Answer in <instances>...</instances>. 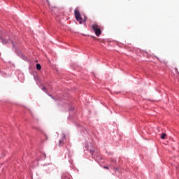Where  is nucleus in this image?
<instances>
[{"instance_id": "nucleus-1", "label": "nucleus", "mask_w": 179, "mask_h": 179, "mask_svg": "<svg viewBox=\"0 0 179 179\" xmlns=\"http://www.w3.org/2000/svg\"><path fill=\"white\" fill-rule=\"evenodd\" d=\"M74 15L76 20H77V22H79L80 24H82V23L86 22V20H87V17H86V16H84V17L83 18L82 15H80V13L78 10H74Z\"/></svg>"}, {"instance_id": "nucleus-8", "label": "nucleus", "mask_w": 179, "mask_h": 179, "mask_svg": "<svg viewBox=\"0 0 179 179\" xmlns=\"http://www.w3.org/2000/svg\"><path fill=\"white\" fill-rule=\"evenodd\" d=\"M47 1V2H48V0H46Z\"/></svg>"}, {"instance_id": "nucleus-4", "label": "nucleus", "mask_w": 179, "mask_h": 179, "mask_svg": "<svg viewBox=\"0 0 179 179\" xmlns=\"http://www.w3.org/2000/svg\"><path fill=\"white\" fill-rule=\"evenodd\" d=\"M160 135H161L160 136L161 139H166V138H167V134H166V133H162Z\"/></svg>"}, {"instance_id": "nucleus-2", "label": "nucleus", "mask_w": 179, "mask_h": 179, "mask_svg": "<svg viewBox=\"0 0 179 179\" xmlns=\"http://www.w3.org/2000/svg\"><path fill=\"white\" fill-rule=\"evenodd\" d=\"M92 27L96 36H97V37L100 36V34H101V27L96 23H94L92 24Z\"/></svg>"}, {"instance_id": "nucleus-9", "label": "nucleus", "mask_w": 179, "mask_h": 179, "mask_svg": "<svg viewBox=\"0 0 179 179\" xmlns=\"http://www.w3.org/2000/svg\"><path fill=\"white\" fill-rule=\"evenodd\" d=\"M62 178H64V176H62Z\"/></svg>"}, {"instance_id": "nucleus-6", "label": "nucleus", "mask_w": 179, "mask_h": 179, "mask_svg": "<svg viewBox=\"0 0 179 179\" xmlns=\"http://www.w3.org/2000/svg\"><path fill=\"white\" fill-rule=\"evenodd\" d=\"M42 90H43L44 92H45V90H47V88L45 87H43Z\"/></svg>"}, {"instance_id": "nucleus-7", "label": "nucleus", "mask_w": 179, "mask_h": 179, "mask_svg": "<svg viewBox=\"0 0 179 179\" xmlns=\"http://www.w3.org/2000/svg\"><path fill=\"white\" fill-rule=\"evenodd\" d=\"M103 169H106V170H109L110 168H108V166H103Z\"/></svg>"}, {"instance_id": "nucleus-5", "label": "nucleus", "mask_w": 179, "mask_h": 179, "mask_svg": "<svg viewBox=\"0 0 179 179\" xmlns=\"http://www.w3.org/2000/svg\"><path fill=\"white\" fill-rule=\"evenodd\" d=\"M36 69L38 71H41V65L40 64H36Z\"/></svg>"}, {"instance_id": "nucleus-3", "label": "nucleus", "mask_w": 179, "mask_h": 179, "mask_svg": "<svg viewBox=\"0 0 179 179\" xmlns=\"http://www.w3.org/2000/svg\"><path fill=\"white\" fill-rule=\"evenodd\" d=\"M66 139L65 134H63V137L59 141V146H64V142Z\"/></svg>"}]
</instances>
